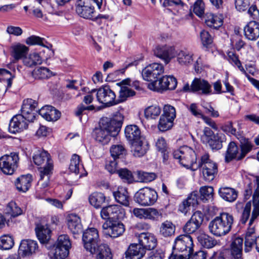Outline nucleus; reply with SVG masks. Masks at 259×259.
<instances>
[{"mask_svg":"<svg viewBox=\"0 0 259 259\" xmlns=\"http://www.w3.org/2000/svg\"><path fill=\"white\" fill-rule=\"evenodd\" d=\"M146 252V250L139 243L131 244L126 252V259H141Z\"/></svg>","mask_w":259,"mask_h":259,"instance_id":"26","label":"nucleus"},{"mask_svg":"<svg viewBox=\"0 0 259 259\" xmlns=\"http://www.w3.org/2000/svg\"><path fill=\"white\" fill-rule=\"evenodd\" d=\"M42 62L41 57L36 52L31 53L28 56H26L23 60L24 65L30 68L41 64Z\"/></svg>","mask_w":259,"mask_h":259,"instance_id":"40","label":"nucleus"},{"mask_svg":"<svg viewBox=\"0 0 259 259\" xmlns=\"http://www.w3.org/2000/svg\"><path fill=\"white\" fill-rule=\"evenodd\" d=\"M244 32L248 39L256 40L259 37V23L255 21L249 22L244 28Z\"/></svg>","mask_w":259,"mask_h":259,"instance_id":"27","label":"nucleus"},{"mask_svg":"<svg viewBox=\"0 0 259 259\" xmlns=\"http://www.w3.org/2000/svg\"><path fill=\"white\" fill-rule=\"evenodd\" d=\"M94 252H90L92 254H96V259H112V254L108 245L101 243L95 248Z\"/></svg>","mask_w":259,"mask_h":259,"instance_id":"35","label":"nucleus"},{"mask_svg":"<svg viewBox=\"0 0 259 259\" xmlns=\"http://www.w3.org/2000/svg\"><path fill=\"white\" fill-rule=\"evenodd\" d=\"M161 116L174 120L176 117L175 107L169 105H165L163 107V113Z\"/></svg>","mask_w":259,"mask_h":259,"instance_id":"61","label":"nucleus"},{"mask_svg":"<svg viewBox=\"0 0 259 259\" xmlns=\"http://www.w3.org/2000/svg\"><path fill=\"white\" fill-rule=\"evenodd\" d=\"M92 92H97L98 101L106 106H111L119 103L116 99L115 93L108 85H103L97 90H92Z\"/></svg>","mask_w":259,"mask_h":259,"instance_id":"10","label":"nucleus"},{"mask_svg":"<svg viewBox=\"0 0 259 259\" xmlns=\"http://www.w3.org/2000/svg\"><path fill=\"white\" fill-rule=\"evenodd\" d=\"M35 230L37 237L41 243H47L50 240L51 231L47 225H37Z\"/></svg>","mask_w":259,"mask_h":259,"instance_id":"32","label":"nucleus"},{"mask_svg":"<svg viewBox=\"0 0 259 259\" xmlns=\"http://www.w3.org/2000/svg\"><path fill=\"white\" fill-rule=\"evenodd\" d=\"M37 103L31 99L24 100L21 108V114L29 122H32L35 118L34 111Z\"/></svg>","mask_w":259,"mask_h":259,"instance_id":"20","label":"nucleus"},{"mask_svg":"<svg viewBox=\"0 0 259 259\" xmlns=\"http://www.w3.org/2000/svg\"><path fill=\"white\" fill-rule=\"evenodd\" d=\"M68 229L73 235H78L83 231L80 218L74 213L69 214L67 217Z\"/></svg>","mask_w":259,"mask_h":259,"instance_id":"23","label":"nucleus"},{"mask_svg":"<svg viewBox=\"0 0 259 259\" xmlns=\"http://www.w3.org/2000/svg\"><path fill=\"white\" fill-rule=\"evenodd\" d=\"M223 16L207 13L205 16V23L207 26L215 29H219L223 24Z\"/></svg>","mask_w":259,"mask_h":259,"instance_id":"30","label":"nucleus"},{"mask_svg":"<svg viewBox=\"0 0 259 259\" xmlns=\"http://www.w3.org/2000/svg\"><path fill=\"white\" fill-rule=\"evenodd\" d=\"M124 133L126 138L131 143L140 140L141 131L139 127L136 125L126 126Z\"/></svg>","mask_w":259,"mask_h":259,"instance_id":"37","label":"nucleus"},{"mask_svg":"<svg viewBox=\"0 0 259 259\" xmlns=\"http://www.w3.org/2000/svg\"><path fill=\"white\" fill-rule=\"evenodd\" d=\"M25 42L27 45L29 46L39 45L44 47H46L48 49H49L50 47H52L51 44H49V46H46L45 43L47 42V41L45 39L36 35H31L27 37L25 40Z\"/></svg>","mask_w":259,"mask_h":259,"instance_id":"51","label":"nucleus"},{"mask_svg":"<svg viewBox=\"0 0 259 259\" xmlns=\"http://www.w3.org/2000/svg\"><path fill=\"white\" fill-rule=\"evenodd\" d=\"M154 55L160 59L165 64H168L176 56L175 47L167 45H158L153 50Z\"/></svg>","mask_w":259,"mask_h":259,"instance_id":"14","label":"nucleus"},{"mask_svg":"<svg viewBox=\"0 0 259 259\" xmlns=\"http://www.w3.org/2000/svg\"><path fill=\"white\" fill-rule=\"evenodd\" d=\"M110 151L112 158L116 160L122 158L126 154V150L121 145H112Z\"/></svg>","mask_w":259,"mask_h":259,"instance_id":"50","label":"nucleus"},{"mask_svg":"<svg viewBox=\"0 0 259 259\" xmlns=\"http://www.w3.org/2000/svg\"><path fill=\"white\" fill-rule=\"evenodd\" d=\"M145 210V220L156 221L162 217L161 212L154 208H147Z\"/></svg>","mask_w":259,"mask_h":259,"instance_id":"54","label":"nucleus"},{"mask_svg":"<svg viewBox=\"0 0 259 259\" xmlns=\"http://www.w3.org/2000/svg\"><path fill=\"white\" fill-rule=\"evenodd\" d=\"M139 243L146 250H152L157 245V239L152 233L143 232L138 235Z\"/></svg>","mask_w":259,"mask_h":259,"instance_id":"22","label":"nucleus"},{"mask_svg":"<svg viewBox=\"0 0 259 259\" xmlns=\"http://www.w3.org/2000/svg\"><path fill=\"white\" fill-rule=\"evenodd\" d=\"M228 60L233 65L236 66L245 74L247 78V76H250L244 69L238 56L233 52H229L228 53Z\"/></svg>","mask_w":259,"mask_h":259,"instance_id":"56","label":"nucleus"},{"mask_svg":"<svg viewBox=\"0 0 259 259\" xmlns=\"http://www.w3.org/2000/svg\"><path fill=\"white\" fill-rule=\"evenodd\" d=\"M241 142L240 144V153L241 154L239 157V159L243 158L246 155L249 153L252 149L253 145L248 139H246L243 137L241 140H239Z\"/></svg>","mask_w":259,"mask_h":259,"instance_id":"52","label":"nucleus"},{"mask_svg":"<svg viewBox=\"0 0 259 259\" xmlns=\"http://www.w3.org/2000/svg\"><path fill=\"white\" fill-rule=\"evenodd\" d=\"M100 215L104 220H119L125 217V212L120 206L112 205L103 207L101 210Z\"/></svg>","mask_w":259,"mask_h":259,"instance_id":"12","label":"nucleus"},{"mask_svg":"<svg viewBox=\"0 0 259 259\" xmlns=\"http://www.w3.org/2000/svg\"><path fill=\"white\" fill-rule=\"evenodd\" d=\"M183 90L185 92L196 93L201 95H209L212 94L211 85L209 82L200 78H195L191 84L186 83Z\"/></svg>","mask_w":259,"mask_h":259,"instance_id":"6","label":"nucleus"},{"mask_svg":"<svg viewBox=\"0 0 259 259\" xmlns=\"http://www.w3.org/2000/svg\"><path fill=\"white\" fill-rule=\"evenodd\" d=\"M178 63L181 65L188 66L193 62V53L187 49L176 50V56Z\"/></svg>","mask_w":259,"mask_h":259,"instance_id":"28","label":"nucleus"},{"mask_svg":"<svg viewBox=\"0 0 259 259\" xmlns=\"http://www.w3.org/2000/svg\"><path fill=\"white\" fill-rule=\"evenodd\" d=\"M135 201L142 206H151L157 201L158 195L154 189L145 187L140 189L135 194Z\"/></svg>","mask_w":259,"mask_h":259,"instance_id":"8","label":"nucleus"},{"mask_svg":"<svg viewBox=\"0 0 259 259\" xmlns=\"http://www.w3.org/2000/svg\"><path fill=\"white\" fill-rule=\"evenodd\" d=\"M198 240L202 246L207 248H210L215 245L214 239L206 234H201L198 237Z\"/></svg>","mask_w":259,"mask_h":259,"instance_id":"55","label":"nucleus"},{"mask_svg":"<svg viewBox=\"0 0 259 259\" xmlns=\"http://www.w3.org/2000/svg\"><path fill=\"white\" fill-rule=\"evenodd\" d=\"M225 135L223 133H217L212 138L207 144L212 149H221L223 145L222 143L225 141Z\"/></svg>","mask_w":259,"mask_h":259,"instance_id":"42","label":"nucleus"},{"mask_svg":"<svg viewBox=\"0 0 259 259\" xmlns=\"http://www.w3.org/2000/svg\"><path fill=\"white\" fill-rule=\"evenodd\" d=\"M19 159L17 152L4 155L0 157V169L5 175H13L18 167Z\"/></svg>","mask_w":259,"mask_h":259,"instance_id":"7","label":"nucleus"},{"mask_svg":"<svg viewBox=\"0 0 259 259\" xmlns=\"http://www.w3.org/2000/svg\"><path fill=\"white\" fill-rule=\"evenodd\" d=\"M219 194L223 199L230 202H234L238 196V192L235 189L228 187H221Z\"/></svg>","mask_w":259,"mask_h":259,"instance_id":"38","label":"nucleus"},{"mask_svg":"<svg viewBox=\"0 0 259 259\" xmlns=\"http://www.w3.org/2000/svg\"><path fill=\"white\" fill-rule=\"evenodd\" d=\"M32 159L36 165L40 166L38 168L39 179L37 184L41 189H45L49 185L53 170V163L50 154L45 150H37L34 152Z\"/></svg>","mask_w":259,"mask_h":259,"instance_id":"2","label":"nucleus"},{"mask_svg":"<svg viewBox=\"0 0 259 259\" xmlns=\"http://www.w3.org/2000/svg\"><path fill=\"white\" fill-rule=\"evenodd\" d=\"M123 116L117 113L112 118H102L100 121V127L95 130V140L102 144L108 143L111 137H115L121 130Z\"/></svg>","mask_w":259,"mask_h":259,"instance_id":"1","label":"nucleus"},{"mask_svg":"<svg viewBox=\"0 0 259 259\" xmlns=\"http://www.w3.org/2000/svg\"><path fill=\"white\" fill-rule=\"evenodd\" d=\"M174 120L170 119L160 116L158 128L161 132L170 130L173 126Z\"/></svg>","mask_w":259,"mask_h":259,"instance_id":"58","label":"nucleus"},{"mask_svg":"<svg viewBox=\"0 0 259 259\" xmlns=\"http://www.w3.org/2000/svg\"><path fill=\"white\" fill-rule=\"evenodd\" d=\"M71 246L69 238L67 235H61L58 237L55 246L69 250Z\"/></svg>","mask_w":259,"mask_h":259,"instance_id":"57","label":"nucleus"},{"mask_svg":"<svg viewBox=\"0 0 259 259\" xmlns=\"http://www.w3.org/2000/svg\"><path fill=\"white\" fill-rule=\"evenodd\" d=\"M177 85V79L172 75H165L148 84V88L153 91L174 90Z\"/></svg>","mask_w":259,"mask_h":259,"instance_id":"9","label":"nucleus"},{"mask_svg":"<svg viewBox=\"0 0 259 259\" xmlns=\"http://www.w3.org/2000/svg\"><path fill=\"white\" fill-rule=\"evenodd\" d=\"M174 158L178 159L180 163L187 169L194 171L198 168L196 163L197 156L195 151L187 146H182L173 153Z\"/></svg>","mask_w":259,"mask_h":259,"instance_id":"5","label":"nucleus"},{"mask_svg":"<svg viewBox=\"0 0 259 259\" xmlns=\"http://www.w3.org/2000/svg\"><path fill=\"white\" fill-rule=\"evenodd\" d=\"M29 48L25 45L16 43L12 45L10 48V54L14 62L24 59L29 52Z\"/></svg>","mask_w":259,"mask_h":259,"instance_id":"24","label":"nucleus"},{"mask_svg":"<svg viewBox=\"0 0 259 259\" xmlns=\"http://www.w3.org/2000/svg\"><path fill=\"white\" fill-rule=\"evenodd\" d=\"M176 227L173 223L169 221L163 222L160 228V234L164 237H170L174 234Z\"/></svg>","mask_w":259,"mask_h":259,"instance_id":"43","label":"nucleus"},{"mask_svg":"<svg viewBox=\"0 0 259 259\" xmlns=\"http://www.w3.org/2000/svg\"><path fill=\"white\" fill-rule=\"evenodd\" d=\"M39 114L47 121H56L60 116V112L54 107L46 105L38 111Z\"/></svg>","mask_w":259,"mask_h":259,"instance_id":"25","label":"nucleus"},{"mask_svg":"<svg viewBox=\"0 0 259 259\" xmlns=\"http://www.w3.org/2000/svg\"><path fill=\"white\" fill-rule=\"evenodd\" d=\"M102 228L107 235L114 238L121 236L125 231L124 225L118 220H108Z\"/></svg>","mask_w":259,"mask_h":259,"instance_id":"13","label":"nucleus"},{"mask_svg":"<svg viewBox=\"0 0 259 259\" xmlns=\"http://www.w3.org/2000/svg\"><path fill=\"white\" fill-rule=\"evenodd\" d=\"M6 212L13 217H16L20 215L22 211L15 202L11 201L7 206Z\"/></svg>","mask_w":259,"mask_h":259,"instance_id":"59","label":"nucleus"},{"mask_svg":"<svg viewBox=\"0 0 259 259\" xmlns=\"http://www.w3.org/2000/svg\"><path fill=\"white\" fill-rule=\"evenodd\" d=\"M14 241L11 236L4 235L0 237V248L8 250L13 247Z\"/></svg>","mask_w":259,"mask_h":259,"instance_id":"53","label":"nucleus"},{"mask_svg":"<svg viewBox=\"0 0 259 259\" xmlns=\"http://www.w3.org/2000/svg\"><path fill=\"white\" fill-rule=\"evenodd\" d=\"M241 154L240 151L236 143L231 142L228 146L227 150L225 153V160L226 162H229L233 159L240 160L239 157Z\"/></svg>","mask_w":259,"mask_h":259,"instance_id":"36","label":"nucleus"},{"mask_svg":"<svg viewBox=\"0 0 259 259\" xmlns=\"http://www.w3.org/2000/svg\"><path fill=\"white\" fill-rule=\"evenodd\" d=\"M39 251L36 241L31 239H24L21 241L19 252L24 256H29Z\"/></svg>","mask_w":259,"mask_h":259,"instance_id":"19","label":"nucleus"},{"mask_svg":"<svg viewBox=\"0 0 259 259\" xmlns=\"http://www.w3.org/2000/svg\"><path fill=\"white\" fill-rule=\"evenodd\" d=\"M234 223L233 216L228 212H222L209 223V232L216 237L228 234L231 230Z\"/></svg>","mask_w":259,"mask_h":259,"instance_id":"3","label":"nucleus"},{"mask_svg":"<svg viewBox=\"0 0 259 259\" xmlns=\"http://www.w3.org/2000/svg\"><path fill=\"white\" fill-rule=\"evenodd\" d=\"M258 186L255 188L252 197L253 209L249 222V228L252 227L253 224L259 216V178L257 179Z\"/></svg>","mask_w":259,"mask_h":259,"instance_id":"31","label":"nucleus"},{"mask_svg":"<svg viewBox=\"0 0 259 259\" xmlns=\"http://www.w3.org/2000/svg\"><path fill=\"white\" fill-rule=\"evenodd\" d=\"M214 135L215 134L209 127H204L200 137L201 141L203 144H207Z\"/></svg>","mask_w":259,"mask_h":259,"instance_id":"63","label":"nucleus"},{"mask_svg":"<svg viewBox=\"0 0 259 259\" xmlns=\"http://www.w3.org/2000/svg\"><path fill=\"white\" fill-rule=\"evenodd\" d=\"M164 67L161 63H154L147 66L142 71V76L145 80L153 82L158 76L164 72Z\"/></svg>","mask_w":259,"mask_h":259,"instance_id":"15","label":"nucleus"},{"mask_svg":"<svg viewBox=\"0 0 259 259\" xmlns=\"http://www.w3.org/2000/svg\"><path fill=\"white\" fill-rule=\"evenodd\" d=\"M28 121L26 118L21 114L14 116L9 123V131L12 134H15L26 129Z\"/></svg>","mask_w":259,"mask_h":259,"instance_id":"21","label":"nucleus"},{"mask_svg":"<svg viewBox=\"0 0 259 259\" xmlns=\"http://www.w3.org/2000/svg\"><path fill=\"white\" fill-rule=\"evenodd\" d=\"M255 247L259 253V235H255V226L248 228L245 236L244 251L245 252L250 251Z\"/></svg>","mask_w":259,"mask_h":259,"instance_id":"18","label":"nucleus"},{"mask_svg":"<svg viewBox=\"0 0 259 259\" xmlns=\"http://www.w3.org/2000/svg\"><path fill=\"white\" fill-rule=\"evenodd\" d=\"M136 93L127 86L122 85L120 87L118 98L117 101L119 103L123 102L127 100L129 97L135 96Z\"/></svg>","mask_w":259,"mask_h":259,"instance_id":"45","label":"nucleus"},{"mask_svg":"<svg viewBox=\"0 0 259 259\" xmlns=\"http://www.w3.org/2000/svg\"><path fill=\"white\" fill-rule=\"evenodd\" d=\"M161 113V108L157 105H152L147 107L144 110V116L147 119H154L158 117Z\"/></svg>","mask_w":259,"mask_h":259,"instance_id":"46","label":"nucleus"},{"mask_svg":"<svg viewBox=\"0 0 259 259\" xmlns=\"http://www.w3.org/2000/svg\"><path fill=\"white\" fill-rule=\"evenodd\" d=\"M137 175L139 180L141 182L148 183L154 180L156 175L154 172H147L143 171H138Z\"/></svg>","mask_w":259,"mask_h":259,"instance_id":"60","label":"nucleus"},{"mask_svg":"<svg viewBox=\"0 0 259 259\" xmlns=\"http://www.w3.org/2000/svg\"><path fill=\"white\" fill-rule=\"evenodd\" d=\"M132 152L136 157H141L146 152L147 148L143 145L142 141L140 140L131 143Z\"/></svg>","mask_w":259,"mask_h":259,"instance_id":"47","label":"nucleus"},{"mask_svg":"<svg viewBox=\"0 0 259 259\" xmlns=\"http://www.w3.org/2000/svg\"><path fill=\"white\" fill-rule=\"evenodd\" d=\"M69 169L70 171L75 174H78L80 170L84 169L80 157L78 155L75 154L72 156Z\"/></svg>","mask_w":259,"mask_h":259,"instance_id":"44","label":"nucleus"},{"mask_svg":"<svg viewBox=\"0 0 259 259\" xmlns=\"http://www.w3.org/2000/svg\"><path fill=\"white\" fill-rule=\"evenodd\" d=\"M243 239L241 237L236 238L231 245V254L234 259H243L242 246Z\"/></svg>","mask_w":259,"mask_h":259,"instance_id":"34","label":"nucleus"},{"mask_svg":"<svg viewBox=\"0 0 259 259\" xmlns=\"http://www.w3.org/2000/svg\"><path fill=\"white\" fill-rule=\"evenodd\" d=\"M200 193V199L203 202L212 200L213 197V188L211 186H203L199 189Z\"/></svg>","mask_w":259,"mask_h":259,"instance_id":"48","label":"nucleus"},{"mask_svg":"<svg viewBox=\"0 0 259 259\" xmlns=\"http://www.w3.org/2000/svg\"><path fill=\"white\" fill-rule=\"evenodd\" d=\"M193 241L189 235L177 236L172 246V252L170 256H175L179 259H189L193 251Z\"/></svg>","mask_w":259,"mask_h":259,"instance_id":"4","label":"nucleus"},{"mask_svg":"<svg viewBox=\"0 0 259 259\" xmlns=\"http://www.w3.org/2000/svg\"><path fill=\"white\" fill-rule=\"evenodd\" d=\"M202 172L205 181H212L218 173V166L214 162L206 163L202 168Z\"/></svg>","mask_w":259,"mask_h":259,"instance_id":"33","label":"nucleus"},{"mask_svg":"<svg viewBox=\"0 0 259 259\" xmlns=\"http://www.w3.org/2000/svg\"><path fill=\"white\" fill-rule=\"evenodd\" d=\"M32 75L36 79H46L51 77V71L46 67H40L34 69Z\"/></svg>","mask_w":259,"mask_h":259,"instance_id":"49","label":"nucleus"},{"mask_svg":"<svg viewBox=\"0 0 259 259\" xmlns=\"http://www.w3.org/2000/svg\"><path fill=\"white\" fill-rule=\"evenodd\" d=\"M95 109V106L94 105L84 106L82 104L79 105L77 108L75 112V114L76 116L79 118L80 121H81V115L87 114L88 111H92Z\"/></svg>","mask_w":259,"mask_h":259,"instance_id":"62","label":"nucleus"},{"mask_svg":"<svg viewBox=\"0 0 259 259\" xmlns=\"http://www.w3.org/2000/svg\"><path fill=\"white\" fill-rule=\"evenodd\" d=\"M76 11L81 17L92 20H93L95 12L94 6L90 0H78Z\"/></svg>","mask_w":259,"mask_h":259,"instance_id":"16","label":"nucleus"},{"mask_svg":"<svg viewBox=\"0 0 259 259\" xmlns=\"http://www.w3.org/2000/svg\"><path fill=\"white\" fill-rule=\"evenodd\" d=\"M32 177L30 174L21 175L18 177L15 182L17 189L19 192H27L31 186Z\"/></svg>","mask_w":259,"mask_h":259,"instance_id":"29","label":"nucleus"},{"mask_svg":"<svg viewBox=\"0 0 259 259\" xmlns=\"http://www.w3.org/2000/svg\"><path fill=\"white\" fill-rule=\"evenodd\" d=\"M82 241L85 249L89 252H94L95 248L101 243L98 231L94 228H89L83 233Z\"/></svg>","mask_w":259,"mask_h":259,"instance_id":"11","label":"nucleus"},{"mask_svg":"<svg viewBox=\"0 0 259 259\" xmlns=\"http://www.w3.org/2000/svg\"><path fill=\"white\" fill-rule=\"evenodd\" d=\"M106 197L104 194L94 192L89 197L90 203L96 208H100L105 201Z\"/></svg>","mask_w":259,"mask_h":259,"instance_id":"41","label":"nucleus"},{"mask_svg":"<svg viewBox=\"0 0 259 259\" xmlns=\"http://www.w3.org/2000/svg\"><path fill=\"white\" fill-rule=\"evenodd\" d=\"M116 201L121 204L127 206L129 205V196L126 189L123 187H118L116 191L113 193Z\"/></svg>","mask_w":259,"mask_h":259,"instance_id":"39","label":"nucleus"},{"mask_svg":"<svg viewBox=\"0 0 259 259\" xmlns=\"http://www.w3.org/2000/svg\"><path fill=\"white\" fill-rule=\"evenodd\" d=\"M203 220V213L200 211H195L184 226V232L188 234L195 232L200 227Z\"/></svg>","mask_w":259,"mask_h":259,"instance_id":"17","label":"nucleus"},{"mask_svg":"<svg viewBox=\"0 0 259 259\" xmlns=\"http://www.w3.org/2000/svg\"><path fill=\"white\" fill-rule=\"evenodd\" d=\"M69 254V250L55 246L52 259H65Z\"/></svg>","mask_w":259,"mask_h":259,"instance_id":"64","label":"nucleus"}]
</instances>
